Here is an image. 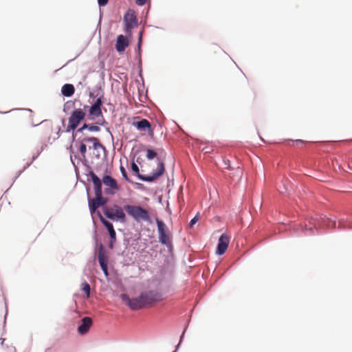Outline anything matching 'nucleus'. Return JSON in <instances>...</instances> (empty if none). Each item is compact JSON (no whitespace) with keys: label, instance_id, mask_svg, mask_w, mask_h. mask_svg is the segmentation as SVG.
<instances>
[{"label":"nucleus","instance_id":"obj_1","mask_svg":"<svg viewBox=\"0 0 352 352\" xmlns=\"http://www.w3.org/2000/svg\"><path fill=\"white\" fill-rule=\"evenodd\" d=\"M101 98H97L91 106L83 105L82 108L74 109L68 119V124L66 129L67 132L76 129L80 122L85 119L86 111H88V119L93 120L96 118L102 116L101 107L102 106Z\"/></svg>","mask_w":352,"mask_h":352},{"label":"nucleus","instance_id":"obj_2","mask_svg":"<svg viewBox=\"0 0 352 352\" xmlns=\"http://www.w3.org/2000/svg\"><path fill=\"white\" fill-rule=\"evenodd\" d=\"M122 302L132 310H138L162 300L161 295L154 291L142 292L139 296L130 298L128 295H120Z\"/></svg>","mask_w":352,"mask_h":352},{"label":"nucleus","instance_id":"obj_3","mask_svg":"<svg viewBox=\"0 0 352 352\" xmlns=\"http://www.w3.org/2000/svg\"><path fill=\"white\" fill-rule=\"evenodd\" d=\"M89 176L93 184L96 197L89 200V210L91 214L94 213L97 208L104 205L107 202V199L102 195V182L100 179L93 172L90 171Z\"/></svg>","mask_w":352,"mask_h":352},{"label":"nucleus","instance_id":"obj_4","mask_svg":"<svg viewBox=\"0 0 352 352\" xmlns=\"http://www.w3.org/2000/svg\"><path fill=\"white\" fill-rule=\"evenodd\" d=\"M124 210L129 217L137 222L150 221L149 212L140 206L124 205Z\"/></svg>","mask_w":352,"mask_h":352},{"label":"nucleus","instance_id":"obj_5","mask_svg":"<svg viewBox=\"0 0 352 352\" xmlns=\"http://www.w3.org/2000/svg\"><path fill=\"white\" fill-rule=\"evenodd\" d=\"M131 169L141 180L148 182H152L155 181L159 177L162 175L165 171L164 164L163 162H160L158 163L157 170L152 175L149 176H146L140 174L139 167L135 162H132Z\"/></svg>","mask_w":352,"mask_h":352},{"label":"nucleus","instance_id":"obj_6","mask_svg":"<svg viewBox=\"0 0 352 352\" xmlns=\"http://www.w3.org/2000/svg\"><path fill=\"white\" fill-rule=\"evenodd\" d=\"M104 214L111 220L119 219L121 221H124L126 219L124 208L116 204L112 207H105L104 208Z\"/></svg>","mask_w":352,"mask_h":352},{"label":"nucleus","instance_id":"obj_7","mask_svg":"<svg viewBox=\"0 0 352 352\" xmlns=\"http://www.w3.org/2000/svg\"><path fill=\"white\" fill-rule=\"evenodd\" d=\"M124 23L126 34L131 36L132 30L138 26V19L134 10H129L126 12L124 16Z\"/></svg>","mask_w":352,"mask_h":352},{"label":"nucleus","instance_id":"obj_8","mask_svg":"<svg viewBox=\"0 0 352 352\" xmlns=\"http://www.w3.org/2000/svg\"><path fill=\"white\" fill-rule=\"evenodd\" d=\"M102 182L107 188L104 192L107 195H113L120 189L116 180L110 175H105L102 178Z\"/></svg>","mask_w":352,"mask_h":352},{"label":"nucleus","instance_id":"obj_9","mask_svg":"<svg viewBox=\"0 0 352 352\" xmlns=\"http://www.w3.org/2000/svg\"><path fill=\"white\" fill-rule=\"evenodd\" d=\"M157 225V229L159 232V241L166 245V246L170 245V236L166 232L165 230V224L163 221L157 219L156 220Z\"/></svg>","mask_w":352,"mask_h":352},{"label":"nucleus","instance_id":"obj_10","mask_svg":"<svg viewBox=\"0 0 352 352\" xmlns=\"http://www.w3.org/2000/svg\"><path fill=\"white\" fill-rule=\"evenodd\" d=\"M98 258L104 275L106 276H108L109 273L107 269V256L106 254L105 250L102 245H100V246L99 247Z\"/></svg>","mask_w":352,"mask_h":352},{"label":"nucleus","instance_id":"obj_11","mask_svg":"<svg viewBox=\"0 0 352 352\" xmlns=\"http://www.w3.org/2000/svg\"><path fill=\"white\" fill-rule=\"evenodd\" d=\"M230 243V237L226 234H223L219 237L217 245V253L219 255L223 254L228 249Z\"/></svg>","mask_w":352,"mask_h":352},{"label":"nucleus","instance_id":"obj_12","mask_svg":"<svg viewBox=\"0 0 352 352\" xmlns=\"http://www.w3.org/2000/svg\"><path fill=\"white\" fill-rule=\"evenodd\" d=\"M75 138L76 136H73ZM76 137H78V142H81L84 144H89L91 143L93 145L94 148H97L98 147H102L101 144L99 142L98 139L94 137H89L86 135L84 133L82 134L78 135Z\"/></svg>","mask_w":352,"mask_h":352},{"label":"nucleus","instance_id":"obj_13","mask_svg":"<svg viewBox=\"0 0 352 352\" xmlns=\"http://www.w3.org/2000/svg\"><path fill=\"white\" fill-rule=\"evenodd\" d=\"M129 45V41L126 36H124L122 34L118 36L116 43V49L118 53L120 54L124 52Z\"/></svg>","mask_w":352,"mask_h":352},{"label":"nucleus","instance_id":"obj_14","mask_svg":"<svg viewBox=\"0 0 352 352\" xmlns=\"http://www.w3.org/2000/svg\"><path fill=\"white\" fill-rule=\"evenodd\" d=\"M93 324L90 317H85L81 320V324L78 327V332L80 335L86 334Z\"/></svg>","mask_w":352,"mask_h":352},{"label":"nucleus","instance_id":"obj_15","mask_svg":"<svg viewBox=\"0 0 352 352\" xmlns=\"http://www.w3.org/2000/svg\"><path fill=\"white\" fill-rule=\"evenodd\" d=\"M133 126L140 131H151V125L150 122L146 119H142L140 121H133Z\"/></svg>","mask_w":352,"mask_h":352},{"label":"nucleus","instance_id":"obj_16","mask_svg":"<svg viewBox=\"0 0 352 352\" xmlns=\"http://www.w3.org/2000/svg\"><path fill=\"white\" fill-rule=\"evenodd\" d=\"M100 219L102 224L108 230L111 239H113V241H116V233L113 228V224L109 221H107L101 214H100Z\"/></svg>","mask_w":352,"mask_h":352},{"label":"nucleus","instance_id":"obj_17","mask_svg":"<svg viewBox=\"0 0 352 352\" xmlns=\"http://www.w3.org/2000/svg\"><path fill=\"white\" fill-rule=\"evenodd\" d=\"M85 130H88L91 132H98L100 131V127L96 125L84 124L82 127L76 130L75 134H73V136L82 134Z\"/></svg>","mask_w":352,"mask_h":352},{"label":"nucleus","instance_id":"obj_18","mask_svg":"<svg viewBox=\"0 0 352 352\" xmlns=\"http://www.w3.org/2000/svg\"><path fill=\"white\" fill-rule=\"evenodd\" d=\"M74 87L72 84H65L62 87L61 89L62 94L66 97L72 96L74 94Z\"/></svg>","mask_w":352,"mask_h":352},{"label":"nucleus","instance_id":"obj_19","mask_svg":"<svg viewBox=\"0 0 352 352\" xmlns=\"http://www.w3.org/2000/svg\"><path fill=\"white\" fill-rule=\"evenodd\" d=\"M76 144H78V150L81 154V155L83 157H85V154L87 152V145L86 144H84L81 142H78V140L76 142Z\"/></svg>","mask_w":352,"mask_h":352},{"label":"nucleus","instance_id":"obj_20","mask_svg":"<svg viewBox=\"0 0 352 352\" xmlns=\"http://www.w3.org/2000/svg\"><path fill=\"white\" fill-rule=\"evenodd\" d=\"M81 289L86 293L87 298L90 296V286L89 283L87 282L82 283L81 285Z\"/></svg>","mask_w":352,"mask_h":352},{"label":"nucleus","instance_id":"obj_21","mask_svg":"<svg viewBox=\"0 0 352 352\" xmlns=\"http://www.w3.org/2000/svg\"><path fill=\"white\" fill-rule=\"evenodd\" d=\"M157 156V153L152 149L146 150V157L148 160H153Z\"/></svg>","mask_w":352,"mask_h":352},{"label":"nucleus","instance_id":"obj_22","mask_svg":"<svg viewBox=\"0 0 352 352\" xmlns=\"http://www.w3.org/2000/svg\"><path fill=\"white\" fill-rule=\"evenodd\" d=\"M120 171H121V173H122V175L123 177V178L127 181V182H130L129 177H128V175H127V173H126V171L125 170V168L123 167V166H120Z\"/></svg>","mask_w":352,"mask_h":352},{"label":"nucleus","instance_id":"obj_23","mask_svg":"<svg viewBox=\"0 0 352 352\" xmlns=\"http://www.w3.org/2000/svg\"><path fill=\"white\" fill-rule=\"evenodd\" d=\"M199 219V214H197L193 219H191L190 222V227H192Z\"/></svg>","mask_w":352,"mask_h":352},{"label":"nucleus","instance_id":"obj_24","mask_svg":"<svg viewBox=\"0 0 352 352\" xmlns=\"http://www.w3.org/2000/svg\"><path fill=\"white\" fill-rule=\"evenodd\" d=\"M142 39V32H140L139 38H138V49H140V47H141Z\"/></svg>","mask_w":352,"mask_h":352},{"label":"nucleus","instance_id":"obj_25","mask_svg":"<svg viewBox=\"0 0 352 352\" xmlns=\"http://www.w3.org/2000/svg\"><path fill=\"white\" fill-rule=\"evenodd\" d=\"M109 0H98L100 6H104L108 3Z\"/></svg>","mask_w":352,"mask_h":352},{"label":"nucleus","instance_id":"obj_26","mask_svg":"<svg viewBox=\"0 0 352 352\" xmlns=\"http://www.w3.org/2000/svg\"><path fill=\"white\" fill-rule=\"evenodd\" d=\"M135 2L138 6H143L145 4L146 0H136Z\"/></svg>","mask_w":352,"mask_h":352},{"label":"nucleus","instance_id":"obj_27","mask_svg":"<svg viewBox=\"0 0 352 352\" xmlns=\"http://www.w3.org/2000/svg\"><path fill=\"white\" fill-rule=\"evenodd\" d=\"M74 104V101H67L65 104V106H64V110L65 111V108L66 107H68L70 104Z\"/></svg>","mask_w":352,"mask_h":352},{"label":"nucleus","instance_id":"obj_28","mask_svg":"<svg viewBox=\"0 0 352 352\" xmlns=\"http://www.w3.org/2000/svg\"><path fill=\"white\" fill-rule=\"evenodd\" d=\"M115 241H113V239H111V241L109 242V248H111V249L113 248V244H114Z\"/></svg>","mask_w":352,"mask_h":352},{"label":"nucleus","instance_id":"obj_29","mask_svg":"<svg viewBox=\"0 0 352 352\" xmlns=\"http://www.w3.org/2000/svg\"><path fill=\"white\" fill-rule=\"evenodd\" d=\"M115 241H113V239H111V241L109 242V248H111V249L113 248V244H114Z\"/></svg>","mask_w":352,"mask_h":352},{"label":"nucleus","instance_id":"obj_30","mask_svg":"<svg viewBox=\"0 0 352 352\" xmlns=\"http://www.w3.org/2000/svg\"><path fill=\"white\" fill-rule=\"evenodd\" d=\"M295 144L296 146H298V144H303L304 142L302 140H298L295 142Z\"/></svg>","mask_w":352,"mask_h":352},{"label":"nucleus","instance_id":"obj_31","mask_svg":"<svg viewBox=\"0 0 352 352\" xmlns=\"http://www.w3.org/2000/svg\"><path fill=\"white\" fill-rule=\"evenodd\" d=\"M237 171H238L239 173H241V171L240 170V169H239V168H238V169H237Z\"/></svg>","mask_w":352,"mask_h":352},{"label":"nucleus","instance_id":"obj_32","mask_svg":"<svg viewBox=\"0 0 352 352\" xmlns=\"http://www.w3.org/2000/svg\"><path fill=\"white\" fill-rule=\"evenodd\" d=\"M307 230H311L312 228H307Z\"/></svg>","mask_w":352,"mask_h":352}]
</instances>
